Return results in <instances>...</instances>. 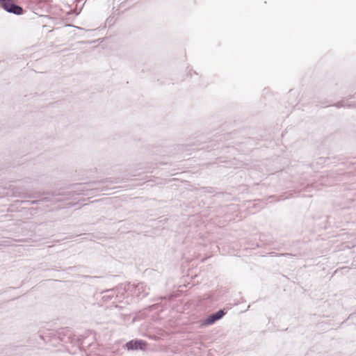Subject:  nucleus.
Returning a JSON list of instances; mask_svg holds the SVG:
<instances>
[{
    "instance_id": "2",
    "label": "nucleus",
    "mask_w": 356,
    "mask_h": 356,
    "mask_svg": "<svg viewBox=\"0 0 356 356\" xmlns=\"http://www.w3.org/2000/svg\"><path fill=\"white\" fill-rule=\"evenodd\" d=\"M128 350H145L147 347V343L142 340L130 341L126 344Z\"/></svg>"
},
{
    "instance_id": "1",
    "label": "nucleus",
    "mask_w": 356,
    "mask_h": 356,
    "mask_svg": "<svg viewBox=\"0 0 356 356\" xmlns=\"http://www.w3.org/2000/svg\"><path fill=\"white\" fill-rule=\"evenodd\" d=\"M3 8L9 13H13L17 15H21L23 13V9L12 1V0H7L3 3Z\"/></svg>"
},
{
    "instance_id": "4",
    "label": "nucleus",
    "mask_w": 356,
    "mask_h": 356,
    "mask_svg": "<svg viewBox=\"0 0 356 356\" xmlns=\"http://www.w3.org/2000/svg\"><path fill=\"white\" fill-rule=\"evenodd\" d=\"M49 0H38V2H47Z\"/></svg>"
},
{
    "instance_id": "3",
    "label": "nucleus",
    "mask_w": 356,
    "mask_h": 356,
    "mask_svg": "<svg viewBox=\"0 0 356 356\" xmlns=\"http://www.w3.org/2000/svg\"><path fill=\"white\" fill-rule=\"evenodd\" d=\"M225 314L223 310H220L217 313L212 314L206 320V324L210 325L216 321L221 318Z\"/></svg>"
},
{
    "instance_id": "5",
    "label": "nucleus",
    "mask_w": 356,
    "mask_h": 356,
    "mask_svg": "<svg viewBox=\"0 0 356 356\" xmlns=\"http://www.w3.org/2000/svg\"><path fill=\"white\" fill-rule=\"evenodd\" d=\"M7 1V0H0V1H3V2H5V1Z\"/></svg>"
}]
</instances>
